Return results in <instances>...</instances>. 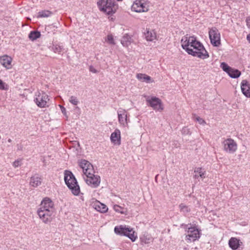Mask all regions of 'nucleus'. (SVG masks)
Wrapping results in <instances>:
<instances>
[{"label":"nucleus","mask_w":250,"mask_h":250,"mask_svg":"<svg viewBox=\"0 0 250 250\" xmlns=\"http://www.w3.org/2000/svg\"><path fill=\"white\" fill-rule=\"evenodd\" d=\"M89 70L90 71L93 72V73H97V71L92 66H90L89 67Z\"/></svg>","instance_id":"42"},{"label":"nucleus","mask_w":250,"mask_h":250,"mask_svg":"<svg viewBox=\"0 0 250 250\" xmlns=\"http://www.w3.org/2000/svg\"><path fill=\"white\" fill-rule=\"evenodd\" d=\"M114 232L117 234L127 236L133 242L135 241L137 238L133 229L126 226H116L114 228Z\"/></svg>","instance_id":"5"},{"label":"nucleus","mask_w":250,"mask_h":250,"mask_svg":"<svg viewBox=\"0 0 250 250\" xmlns=\"http://www.w3.org/2000/svg\"><path fill=\"white\" fill-rule=\"evenodd\" d=\"M0 89L7 90L8 89V85L0 79Z\"/></svg>","instance_id":"36"},{"label":"nucleus","mask_w":250,"mask_h":250,"mask_svg":"<svg viewBox=\"0 0 250 250\" xmlns=\"http://www.w3.org/2000/svg\"><path fill=\"white\" fill-rule=\"evenodd\" d=\"M146 38L147 41H153L156 38V33L152 31H147L146 33H145Z\"/></svg>","instance_id":"26"},{"label":"nucleus","mask_w":250,"mask_h":250,"mask_svg":"<svg viewBox=\"0 0 250 250\" xmlns=\"http://www.w3.org/2000/svg\"><path fill=\"white\" fill-rule=\"evenodd\" d=\"M225 151L229 153L235 152L237 149V145L234 140L231 138L225 139L222 143Z\"/></svg>","instance_id":"9"},{"label":"nucleus","mask_w":250,"mask_h":250,"mask_svg":"<svg viewBox=\"0 0 250 250\" xmlns=\"http://www.w3.org/2000/svg\"><path fill=\"white\" fill-rule=\"evenodd\" d=\"M52 50L55 53L61 54V53L63 50L62 46H61L58 44H54L52 46Z\"/></svg>","instance_id":"30"},{"label":"nucleus","mask_w":250,"mask_h":250,"mask_svg":"<svg viewBox=\"0 0 250 250\" xmlns=\"http://www.w3.org/2000/svg\"><path fill=\"white\" fill-rule=\"evenodd\" d=\"M105 42H108L110 44L114 45L115 42L114 40L113 36L111 34L108 35L106 39Z\"/></svg>","instance_id":"34"},{"label":"nucleus","mask_w":250,"mask_h":250,"mask_svg":"<svg viewBox=\"0 0 250 250\" xmlns=\"http://www.w3.org/2000/svg\"><path fill=\"white\" fill-rule=\"evenodd\" d=\"M246 22L248 28L250 29V16L246 18Z\"/></svg>","instance_id":"41"},{"label":"nucleus","mask_w":250,"mask_h":250,"mask_svg":"<svg viewBox=\"0 0 250 250\" xmlns=\"http://www.w3.org/2000/svg\"><path fill=\"white\" fill-rule=\"evenodd\" d=\"M79 165L83 169V173L87 175H91L92 172H94L93 167L91 164L85 160H82L79 162Z\"/></svg>","instance_id":"11"},{"label":"nucleus","mask_w":250,"mask_h":250,"mask_svg":"<svg viewBox=\"0 0 250 250\" xmlns=\"http://www.w3.org/2000/svg\"><path fill=\"white\" fill-rule=\"evenodd\" d=\"M189 47L191 48L192 52L188 51V54L201 59H205L209 57V54L203 44L197 41L194 37L193 40H191V43Z\"/></svg>","instance_id":"1"},{"label":"nucleus","mask_w":250,"mask_h":250,"mask_svg":"<svg viewBox=\"0 0 250 250\" xmlns=\"http://www.w3.org/2000/svg\"><path fill=\"white\" fill-rule=\"evenodd\" d=\"M54 204L49 198H45L41 202L39 209L45 210H51L54 212Z\"/></svg>","instance_id":"15"},{"label":"nucleus","mask_w":250,"mask_h":250,"mask_svg":"<svg viewBox=\"0 0 250 250\" xmlns=\"http://www.w3.org/2000/svg\"><path fill=\"white\" fill-rule=\"evenodd\" d=\"M247 39L248 40V41L250 43V34H249V35H247Z\"/></svg>","instance_id":"43"},{"label":"nucleus","mask_w":250,"mask_h":250,"mask_svg":"<svg viewBox=\"0 0 250 250\" xmlns=\"http://www.w3.org/2000/svg\"><path fill=\"white\" fill-rule=\"evenodd\" d=\"M61 110H62V113L65 116L66 118L67 119L68 118V116H67V115L66 114V111L65 108L64 107L62 106H61Z\"/></svg>","instance_id":"40"},{"label":"nucleus","mask_w":250,"mask_h":250,"mask_svg":"<svg viewBox=\"0 0 250 250\" xmlns=\"http://www.w3.org/2000/svg\"><path fill=\"white\" fill-rule=\"evenodd\" d=\"M194 172L195 174L194 175L193 177L195 179H198L199 177L202 179L205 177L206 171L201 167L195 168Z\"/></svg>","instance_id":"23"},{"label":"nucleus","mask_w":250,"mask_h":250,"mask_svg":"<svg viewBox=\"0 0 250 250\" xmlns=\"http://www.w3.org/2000/svg\"><path fill=\"white\" fill-rule=\"evenodd\" d=\"M147 105L151 107L154 110L162 111L164 109L162 101L156 97H146Z\"/></svg>","instance_id":"7"},{"label":"nucleus","mask_w":250,"mask_h":250,"mask_svg":"<svg viewBox=\"0 0 250 250\" xmlns=\"http://www.w3.org/2000/svg\"><path fill=\"white\" fill-rule=\"evenodd\" d=\"M36 96L34 101L39 107L43 108L49 106L48 96L44 92L38 91L36 94Z\"/></svg>","instance_id":"6"},{"label":"nucleus","mask_w":250,"mask_h":250,"mask_svg":"<svg viewBox=\"0 0 250 250\" xmlns=\"http://www.w3.org/2000/svg\"><path fill=\"white\" fill-rule=\"evenodd\" d=\"M186 131H188V129L187 128L185 127V128H183V130H182L183 132H184L185 133L186 132Z\"/></svg>","instance_id":"44"},{"label":"nucleus","mask_w":250,"mask_h":250,"mask_svg":"<svg viewBox=\"0 0 250 250\" xmlns=\"http://www.w3.org/2000/svg\"><path fill=\"white\" fill-rule=\"evenodd\" d=\"M21 160H17L14 161L13 163V166L15 167H18L21 165Z\"/></svg>","instance_id":"38"},{"label":"nucleus","mask_w":250,"mask_h":250,"mask_svg":"<svg viewBox=\"0 0 250 250\" xmlns=\"http://www.w3.org/2000/svg\"><path fill=\"white\" fill-rule=\"evenodd\" d=\"M12 58L7 56L4 55L0 58V63L2 65L7 69H10L12 67L11 62Z\"/></svg>","instance_id":"19"},{"label":"nucleus","mask_w":250,"mask_h":250,"mask_svg":"<svg viewBox=\"0 0 250 250\" xmlns=\"http://www.w3.org/2000/svg\"><path fill=\"white\" fill-rule=\"evenodd\" d=\"M42 179L38 175H35L30 178L29 185L30 186L36 188L41 185Z\"/></svg>","instance_id":"20"},{"label":"nucleus","mask_w":250,"mask_h":250,"mask_svg":"<svg viewBox=\"0 0 250 250\" xmlns=\"http://www.w3.org/2000/svg\"><path fill=\"white\" fill-rule=\"evenodd\" d=\"M113 208L116 212H118L123 213V212L120 210L122 208L120 206L117 205H114L113 207Z\"/></svg>","instance_id":"39"},{"label":"nucleus","mask_w":250,"mask_h":250,"mask_svg":"<svg viewBox=\"0 0 250 250\" xmlns=\"http://www.w3.org/2000/svg\"><path fill=\"white\" fill-rule=\"evenodd\" d=\"M95 208L97 211L102 213H104L108 210V208H107L106 206L100 203V202H98L97 203H95Z\"/></svg>","instance_id":"24"},{"label":"nucleus","mask_w":250,"mask_h":250,"mask_svg":"<svg viewBox=\"0 0 250 250\" xmlns=\"http://www.w3.org/2000/svg\"><path fill=\"white\" fill-rule=\"evenodd\" d=\"M195 120L200 125H205L206 124L205 121L200 117H195Z\"/></svg>","instance_id":"37"},{"label":"nucleus","mask_w":250,"mask_h":250,"mask_svg":"<svg viewBox=\"0 0 250 250\" xmlns=\"http://www.w3.org/2000/svg\"><path fill=\"white\" fill-rule=\"evenodd\" d=\"M131 39L129 35L125 34L121 40V43L124 46L127 47L131 43Z\"/></svg>","instance_id":"25"},{"label":"nucleus","mask_w":250,"mask_h":250,"mask_svg":"<svg viewBox=\"0 0 250 250\" xmlns=\"http://www.w3.org/2000/svg\"><path fill=\"white\" fill-rule=\"evenodd\" d=\"M51 12L48 10L42 11L39 13L38 17L45 18L50 16Z\"/></svg>","instance_id":"32"},{"label":"nucleus","mask_w":250,"mask_h":250,"mask_svg":"<svg viewBox=\"0 0 250 250\" xmlns=\"http://www.w3.org/2000/svg\"><path fill=\"white\" fill-rule=\"evenodd\" d=\"M228 75L232 78H237L240 76L241 72L237 69L231 68Z\"/></svg>","instance_id":"27"},{"label":"nucleus","mask_w":250,"mask_h":250,"mask_svg":"<svg viewBox=\"0 0 250 250\" xmlns=\"http://www.w3.org/2000/svg\"><path fill=\"white\" fill-rule=\"evenodd\" d=\"M136 77L139 80L143 82L150 83H153L154 82V81L152 80L150 76L145 74L139 73L137 74Z\"/></svg>","instance_id":"22"},{"label":"nucleus","mask_w":250,"mask_h":250,"mask_svg":"<svg viewBox=\"0 0 250 250\" xmlns=\"http://www.w3.org/2000/svg\"><path fill=\"white\" fill-rule=\"evenodd\" d=\"M127 113L125 109H120L118 111V121L120 124L124 127L128 126L130 122L128 118Z\"/></svg>","instance_id":"13"},{"label":"nucleus","mask_w":250,"mask_h":250,"mask_svg":"<svg viewBox=\"0 0 250 250\" xmlns=\"http://www.w3.org/2000/svg\"><path fill=\"white\" fill-rule=\"evenodd\" d=\"M97 5L100 11L108 15L115 13L118 9L117 4L112 0H99Z\"/></svg>","instance_id":"3"},{"label":"nucleus","mask_w":250,"mask_h":250,"mask_svg":"<svg viewBox=\"0 0 250 250\" xmlns=\"http://www.w3.org/2000/svg\"><path fill=\"white\" fill-rule=\"evenodd\" d=\"M110 140L112 143L114 144L120 145L121 144V132L119 129H116L111 133Z\"/></svg>","instance_id":"18"},{"label":"nucleus","mask_w":250,"mask_h":250,"mask_svg":"<svg viewBox=\"0 0 250 250\" xmlns=\"http://www.w3.org/2000/svg\"><path fill=\"white\" fill-rule=\"evenodd\" d=\"M194 37H188V35L184 36L181 41L182 48L188 53V51L192 52L191 48L189 47L191 43V40H193Z\"/></svg>","instance_id":"16"},{"label":"nucleus","mask_w":250,"mask_h":250,"mask_svg":"<svg viewBox=\"0 0 250 250\" xmlns=\"http://www.w3.org/2000/svg\"><path fill=\"white\" fill-rule=\"evenodd\" d=\"M140 239L141 242L145 244H149L153 241L152 237L149 235H144Z\"/></svg>","instance_id":"29"},{"label":"nucleus","mask_w":250,"mask_h":250,"mask_svg":"<svg viewBox=\"0 0 250 250\" xmlns=\"http://www.w3.org/2000/svg\"><path fill=\"white\" fill-rule=\"evenodd\" d=\"M69 102L73 105H77L79 103L77 98L74 96H71L69 100Z\"/></svg>","instance_id":"35"},{"label":"nucleus","mask_w":250,"mask_h":250,"mask_svg":"<svg viewBox=\"0 0 250 250\" xmlns=\"http://www.w3.org/2000/svg\"><path fill=\"white\" fill-rule=\"evenodd\" d=\"M240 240L235 237H231L229 242V246L233 250L237 249L242 244Z\"/></svg>","instance_id":"21"},{"label":"nucleus","mask_w":250,"mask_h":250,"mask_svg":"<svg viewBox=\"0 0 250 250\" xmlns=\"http://www.w3.org/2000/svg\"><path fill=\"white\" fill-rule=\"evenodd\" d=\"M179 208H180V211L183 213H188L190 210L188 207L184 204H181L179 205Z\"/></svg>","instance_id":"31"},{"label":"nucleus","mask_w":250,"mask_h":250,"mask_svg":"<svg viewBox=\"0 0 250 250\" xmlns=\"http://www.w3.org/2000/svg\"><path fill=\"white\" fill-rule=\"evenodd\" d=\"M94 172H92L91 175H87L86 183L92 188H95L98 187L101 182L100 177L99 175H95Z\"/></svg>","instance_id":"10"},{"label":"nucleus","mask_w":250,"mask_h":250,"mask_svg":"<svg viewBox=\"0 0 250 250\" xmlns=\"http://www.w3.org/2000/svg\"><path fill=\"white\" fill-rule=\"evenodd\" d=\"M241 88L243 94L246 97L250 98V84L246 80L242 81Z\"/></svg>","instance_id":"17"},{"label":"nucleus","mask_w":250,"mask_h":250,"mask_svg":"<svg viewBox=\"0 0 250 250\" xmlns=\"http://www.w3.org/2000/svg\"><path fill=\"white\" fill-rule=\"evenodd\" d=\"M64 179L66 185L72 193L75 195H78L80 192V189L73 173L70 171L65 170Z\"/></svg>","instance_id":"2"},{"label":"nucleus","mask_w":250,"mask_h":250,"mask_svg":"<svg viewBox=\"0 0 250 250\" xmlns=\"http://www.w3.org/2000/svg\"><path fill=\"white\" fill-rule=\"evenodd\" d=\"M220 66H221V68L223 70V71H224L228 74L230 71L231 68L230 66H229L226 63H225L224 62H222L221 63Z\"/></svg>","instance_id":"33"},{"label":"nucleus","mask_w":250,"mask_h":250,"mask_svg":"<svg viewBox=\"0 0 250 250\" xmlns=\"http://www.w3.org/2000/svg\"><path fill=\"white\" fill-rule=\"evenodd\" d=\"M146 4L142 0H136L132 6V10L136 12H144L148 10Z\"/></svg>","instance_id":"14"},{"label":"nucleus","mask_w":250,"mask_h":250,"mask_svg":"<svg viewBox=\"0 0 250 250\" xmlns=\"http://www.w3.org/2000/svg\"><path fill=\"white\" fill-rule=\"evenodd\" d=\"M182 227H184L186 229H188L187 234L186 235V240L187 242H194L198 240L201 236V230L196 227L191 226V224H182Z\"/></svg>","instance_id":"4"},{"label":"nucleus","mask_w":250,"mask_h":250,"mask_svg":"<svg viewBox=\"0 0 250 250\" xmlns=\"http://www.w3.org/2000/svg\"><path fill=\"white\" fill-rule=\"evenodd\" d=\"M53 213L51 210H44L41 209H38L37 211V213L43 223L46 224L51 221V216Z\"/></svg>","instance_id":"12"},{"label":"nucleus","mask_w":250,"mask_h":250,"mask_svg":"<svg viewBox=\"0 0 250 250\" xmlns=\"http://www.w3.org/2000/svg\"><path fill=\"white\" fill-rule=\"evenodd\" d=\"M209 37L211 44L214 46H219L221 44L220 34L218 30L215 27L209 29Z\"/></svg>","instance_id":"8"},{"label":"nucleus","mask_w":250,"mask_h":250,"mask_svg":"<svg viewBox=\"0 0 250 250\" xmlns=\"http://www.w3.org/2000/svg\"><path fill=\"white\" fill-rule=\"evenodd\" d=\"M11 142H12V140H11V139H9L8 140V142H9V143H11Z\"/></svg>","instance_id":"45"},{"label":"nucleus","mask_w":250,"mask_h":250,"mask_svg":"<svg viewBox=\"0 0 250 250\" xmlns=\"http://www.w3.org/2000/svg\"><path fill=\"white\" fill-rule=\"evenodd\" d=\"M41 36V33L38 31H31L29 35L28 38L31 41H34Z\"/></svg>","instance_id":"28"}]
</instances>
